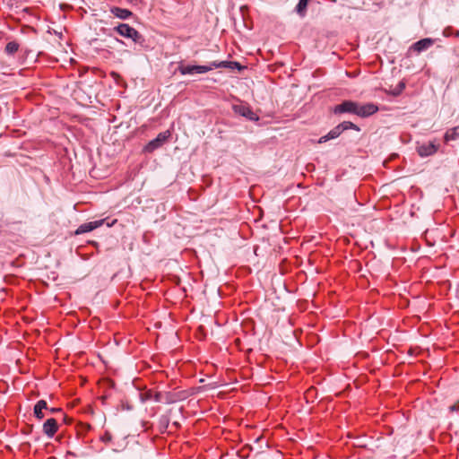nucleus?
Masks as SVG:
<instances>
[{
  "label": "nucleus",
  "instance_id": "12",
  "mask_svg": "<svg viewBox=\"0 0 459 459\" xmlns=\"http://www.w3.org/2000/svg\"><path fill=\"white\" fill-rule=\"evenodd\" d=\"M103 223H104V220L94 221L83 223L77 228V230H75V234L80 235V234L90 232V231L100 227Z\"/></svg>",
  "mask_w": 459,
  "mask_h": 459
},
{
  "label": "nucleus",
  "instance_id": "6",
  "mask_svg": "<svg viewBox=\"0 0 459 459\" xmlns=\"http://www.w3.org/2000/svg\"><path fill=\"white\" fill-rule=\"evenodd\" d=\"M232 109L236 114L242 116L250 121H257L259 119V117L252 110L248 105L236 104L233 105Z\"/></svg>",
  "mask_w": 459,
  "mask_h": 459
},
{
  "label": "nucleus",
  "instance_id": "14",
  "mask_svg": "<svg viewBox=\"0 0 459 459\" xmlns=\"http://www.w3.org/2000/svg\"><path fill=\"white\" fill-rule=\"evenodd\" d=\"M110 12L117 18L119 19H122V20H126L128 18H130L133 14V13L128 10V9H125V8H120V7H117V6H114L110 9Z\"/></svg>",
  "mask_w": 459,
  "mask_h": 459
},
{
  "label": "nucleus",
  "instance_id": "20",
  "mask_svg": "<svg viewBox=\"0 0 459 459\" xmlns=\"http://www.w3.org/2000/svg\"><path fill=\"white\" fill-rule=\"evenodd\" d=\"M101 441L104 442V443H108L112 440V435L108 432V431H106L102 437H100Z\"/></svg>",
  "mask_w": 459,
  "mask_h": 459
},
{
  "label": "nucleus",
  "instance_id": "1",
  "mask_svg": "<svg viewBox=\"0 0 459 459\" xmlns=\"http://www.w3.org/2000/svg\"><path fill=\"white\" fill-rule=\"evenodd\" d=\"M348 129H353L355 131H359V127L350 121H344L335 127H333L332 130L329 131V133L322 137L319 138L318 143H323L329 140L337 138L343 131Z\"/></svg>",
  "mask_w": 459,
  "mask_h": 459
},
{
  "label": "nucleus",
  "instance_id": "9",
  "mask_svg": "<svg viewBox=\"0 0 459 459\" xmlns=\"http://www.w3.org/2000/svg\"><path fill=\"white\" fill-rule=\"evenodd\" d=\"M357 102L352 100H344L336 105L333 108L335 114L351 113L356 115Z\"/></svg>",
  "mask_w": 459,
  "mask_h": 459
},
{
  "label": "nucleus",
  "instance_id": "18",
  "mask_svg": "<svg viewBox=\"0 0 459 459\" xmlns=\"http://www.w3.org/2000/svg\"><path fill=\"white\" fill-rule=\"evenodd\" d=\"M308 0H299L297 6L296 12L300 17H304L306 15L307 7Z\"/></svg>",
  "mask_w": 459,
  "mask_h": 459
},
{
  "label": "nucleus",
  "instance_id": "17",
  "mask_svg": "<svg viewBox=\"0 0 459 459\" xmlns=\"http://www.w3.org/2000/svg\"><path fill=\"white\" fill-rule=\"evenodd\" d=\"M19 48H20V44L18 42L10 41L6 44V46L4 48V52L8 56H13L19 50Z\"/></svg>",
  "mask_w": 459,
  "mask_h": 459
},
{
  "label": "nucleus",
  "instance_id": "7",
  "mask_svg": "<svg viewBox=\"0 0 459 459\" xmlns=\"http://www.w3.org/2000/svg\"><path fill=\"white\" fill-rule=\"evenodd\" d=\"M378 111V107L374 103L359 104L357 102L356 115L360 117H368Z\"/></svg>",
  "mask_w": 459,
  "mask_h": 459
},
{
  "label": "nucleus",
  "instance_id": "11",
  "mask_svg": "<svg viewBox=\"0 0 459 459\" xmlns=\"http://www.w3.org/2000/svg\"><path fill=\"white\" fill-rule=\"evenodd\" d=\"M434 43H435V39H430V38H425V39H422L415 42L414 44H412L411 46L410 49H411L417 53H420L422 51L427 50L430 47H432Z\"/></svg>",
  "mask_w": 459,
  "mask_h": 459
},
{
  "label": "nucleus",
  "instance_id": "2",
  "mask_svg": "<svg viewBox=\"0 0 459 459\" xmlns=\"http://www.w3.org/2000/svg\"><path fill=\"white\" fill-rule=\"evenodd\" d=\"M144 400H153L157 403H164L167 404L173 403L177 402L178 399H181L182 397H176V394L171 393H161L153 390H148L143 394Z\"/></svg>",
  "mask_w": 459,
  "mask_h": 459
},
{
  "label": "nucleus",
  "instance_id": "19",
  "mask_svg": "<svg viewBox=\"0 0 459 459\" xmlns=\"http://www.w3.org/2000/svg\"><path fill=\"white\" fill-rule=\"evenodd\" d=\"M443 35L445 37H451L454 36L455 38H459V30H455L452 27H446L443 30Z\"/></svg>",
  "mask_w": 459,
  "mask_h": 459
},
{
  "label": "nucleus",
  "instance_id": "21",
  "mask_svg": "<svg viewBox=\"0 0 459 459\" xmlns=\"http://www.w3.org/2000/svg\"><path fill=\"white\" fill-rule=\"evenodd\" d=\"M448 409H449L450 412L459 411V402H457L455 404L449 406Z\"/></svg>",
  "mask_w": 459,
  "mask_h": 459
},
{
  "label": "nucleus",
  "instance_id": "13",
  "mask_svg": "<svg viewBox=\"0 0 459 459\" xmlns=\"http://www.w3.org/2000/svg\"><path fill=\"white\" fill-rule=\"evenodd\" d=\"M44 410H48V403L45 400H39L34 405L33 412L38 420H42L45 417Z\"/></svg>",
  "mask_w": 459,
  "mask_h": 459
},
{
  "label": "nucleus",
  "instance_id": "23",
  "mask_svg": "<svg viewBox=\"0 0 459 459\" xmlns=\"http://www.w3.org/2000/svg\"><path fill=\"white\" fill-rule=\"evenodd\" d=\"M399 87H400V91H403L405 88V84L403 82H401L399 84Z\"/></svg>",
  "mask_w": 459,
  "mask_h": 459
},
{
  "label": "nucleus",
  "instance_id": "8",
  "mask_svg": "<svg viewBox=\"0 0 459 459\" xmlns=\"http://www.w3.org/2000/svg\"><path fill=\"white\" fill-rule=\"evenodd\" d=\"M439 148V144L434 142L422 143L417 147V152L420 157H428L435 154Z\"/></svg>",
  "mask_w": 459,
  "mask_h": 459
},
{
  "label": "nucleus",
  "instance_id": "3",
  "mask_svg": "<svg viewBox=\"0 0 459 459\" xmlns=\"http://www.w3.org/2000/svg\"><path fill=\"white\" fill-rule=\"evenodd\" d=\"M114 30L120 36L130 39L135 43L143 41V38L140 32L127 23H119L114 28Z\"/></svg>",
  "mask_w": 459,
  "mask_h": 459
},
{
  "label": "nucleus",
  "instance_id": "15",
  "mask_svg": "<svg viewBox=\"0 0 459 459\" xmlns=\"http://www.w3.org/2000/svg\"><path fill=\"white\" fill-rule=\"evenodd\" d=\"M212 65L214 66V68H238V69H241L240 64L238 63V62H234V61H221V62L214 61V62H212Z\"/></svg>",
  "mask_w": 459,
  "mask_h": 459
},
{
  "label": "nucleus",
  "instance_id": "16",
  "mask_svg": "<svg viewBox=\"0 0 459 459\" xmlns=\"http://www.w3.org/2000/svg\"><path fill=\"white\" fill-rule=\"evenodd\" d=\"M458 138H459V126H455L453 128L448 129L444 135L445 143L455 141Z\"/></svg>",
  "mask_w": 459,
  "mask_h": 459
},
{
  "label": "nucleus",
  "instance_id": "22",
  "mask_svg": "<svg viewBox=\"0 0 459 459\" xmlns=\"http://www.w3.org/2000/svg\"><path fill=\"white\" fill-rule=\"evenodd\" d=\"M47 411H49L50 413H56V412L61 411V409H59V408H49L48 407V410H47Z\"/></svg>",
  "mask_w": 459,
  "mask_h": 459
},
{
  "label": "nucleus",
  "instance_id": "10",
  "mask_svg": "<svg viewBox=\"0 0 459 459\" xmlns=\"http://www.w3.org/2000/svg\"><path fill=\"white\" fill-rule=\"evenodd\" d=\"M58 430V424L56 419H48L43 424V433L52 438Z\"/></svg>",
  "mask_w": 459,
  "mask_h": 459
},
{
  "label": "nucleus",
  "instance_id": "4",
  "mask_svg": "<svg viewBox=\"0 0 459 459\" xmlns=\"http://www.w3.org/2000/svg\"><path fill=\"white\" fill-rule=\"evenodd\" d=\"M170 135H171V134H170V132L169 130L160 133L156 136V138H154L153 140L150 141L144 146L143 151L145 152H149V153L154 152L155 150H157L160 147H161L168 141V139L170 137Z\"/></svg>",
  "mask_w": 459,
  "mask_h": 459
},
{
  "label": "nucleus",
  "instance_id": "5",
  "mask_svg": "<svg viewBox=\"0 0 459 459\" xmlns=\"http://www.w3.org/2000/svg\"><path fill=\"white\" fill-rule=\"evenodd\" d=\"M214 66L212 65V62L210 64V65H179L178 70L182 75L186 74H205L211 70H212Z\"/></svg>",
  "mask_w": 459,
  "mask_h": 459
}]
</instances>
